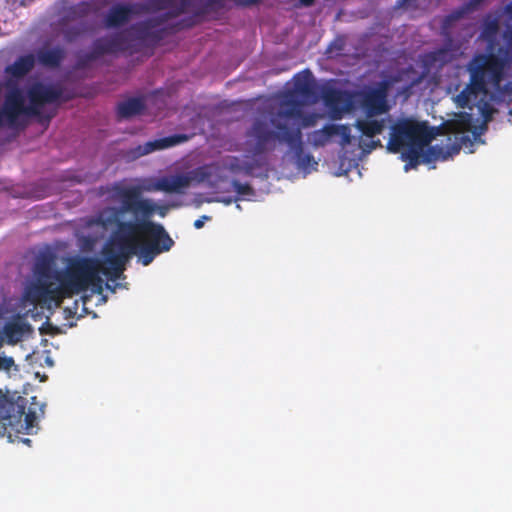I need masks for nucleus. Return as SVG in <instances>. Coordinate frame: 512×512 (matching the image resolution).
Masks as SVG:
<instances>
[{
	"label": "nucleus",
	"mask_w": 512,
	"mask_h": 512,
	"mask_svg": "<svg viewBox=\"0 0 512 512\" xmlns=\"http://www.w3.org/2000/svg\"><path fill=\"white\" fill-rule=\"evenodd\" d=\"M101 261L96 257L73 256L68 258L62 270L55 268L52 254H40L34 263L35 282L24 292V298L32 304L45 301L60 302L78 295L90 287L101 293Z\"/></svg>",
	"instance_id": "1"
},
{
	"label": "nucleus",
	"mask_w": 512,
	"mask_h": 512,
	"mask_svg": "<svg viewBox=\"0 0 512 512\" xmlns=\"http://www.w3.org/2000/svg\"><path fill=\"white\" fill-rule=\"evenodd\" d=\"M291 118L279 117L278 110L267 121L258 118L254 120L246 132V150L252 156H262L275 150L277 143H285L293 154L300 169L307 170L318 163L310 153H305L301 128L290 127Z\"/></svg>",
	"instance_id": "2"
},
{
	"label": "nucleus",
	"mask_w": 512,
	"mask_h": 512,
	"mask_svg": "<svg viewBox=\"0 0 512 512\" xmlns=\"http://www.w3.org/2000/svg\"><path fill=\"white\" fill-rule=\"evenodd\" d=\"M506 60L494 53H477L467 63L469 83L456 96L460 108L472 109L477 106L489 89L501 94L512 95V79L504 82Z\"/></svg>",
	"instance_id": "3"
},
{
	"label": "nucleus",
	"mask_w": 512,
	"mask_h": 512,
	"mask_svg": "<svg viewBox=\"0 0 512 512\" xmlns=\"http://www.w3.org/2000/svg\"><path fill=\"white\" fill-rule=\"evenodd\" d=\"M109 192L120 205L103 208L89 221L90 225L109 229L113 223L118 222L119 217H125L127 214L134 220L152 221L156 213L165 217L169 210V206L158 205L154 200L145 198L143 193L146 189L141 185L124 186L115 182L109 188Z\"/></svg>",
	"instance_id": "4"
},
{
	"label": "nucleus",
	"mask_w": 512,
	"mask_h": 512,
	"mask_svg": "<svg viewBox=\"0 0 512 512\" xmlns=\"http://www.w3.org/2000/svg\"><path fill=\"white\" fill-rule=\"evenodd\" d=\"M118 222L124 232V242L130 243L143 266L150 265L160 254L170 251L174 240L164 226L154 221L124 220Z\"/></svg>",
	"instance_id": "5"
},
{
	"label": "nucleus",
	"mask_w": 512,
	"mask_h": 512,
	"mask_svg": "<svg viewBox=\"0 0 512 512\" xmlns=\"http://www.w3.org/2000/svg\"><path fill=\"white\" fill-rule=\"evenodd\" d=\"M318 94L316 83L310 70H305L294 77L293 90L285 92L279 101L278 116L299 120L305 102H316Z\"/></svg>",
	"instance_id": "6"
},
{
	"label": "nucleus",
	"mask_w": 512,
	"mask_h": 512,
	"mask_svg": "<svg viewBox=\"0 0 512 512\" xmlns=\"http://www.w3.org/2000/svg\"><path fill=\"white\" fill-rule=\"evenodd\" d=\"M127 30L105 35L95 39L88 52L80 53L76 58V68H88L94 61L104 55L128 52L130 55L140 52V48L131 39Z\"/></svg>",
	"instance_id": "7"
},
{
	"label": "nucleus",
	"mask_w": 512,
	"mask_h": 512,
	"mask_svg": "<svg viewBox=\"0 0 512 512\" xmlns=\"http://www.w3.org/2000/svg\"><path fill=\"white\" fill-rule=\"evenodd\" d=\"M389 129L387 150L392 153H399L410 145H425L429 141L427 126L411 118H402L397 121L392 119Z\"/></svg>",
	"instance_id": "8"
},
{
	"label": "nucleus",
	"mask_w": 512,
	"mask_h": 512,
	"mask_svg": "<svg viewBox=\"0 0 512 512\" xmlns=\"http://www.w3.org/2000/svg\"><path fill=\"white\" fill-rule=\"evenodd\" d=\"M27 96L30 114L34 117H40L45 104L68 102L77 97V93L59 84L35 82L28 88Z\"/></svg>",
	"instance_id": "9"
},
{
	"label": "nucleus",
	"mask_w": 512,
	"mask_h": 512,
	"mask_svg": "<svg viewBox=\"0 0 512 512\" xmlns=\"http://www.w3.org/2000/svg\"><path fill=\"white\" fill-rule=\"evenodd\" d=\"M94 12L92 4L80 2L69 6L59 20V26L64 40L73 43L90 31L86 18Z\"/></svg>",
	"instance_id": "10"
},
{
	"label": "nucleus",
	"mask_w": 512,
	"mask_h": 512,
	"mask_svg": "<svg viewBox=\"0 0 512 512\" xmlns=\"http://www.w3.org/2000/svg\"><path fill=\"white\" fill-rule=\"evenodd\" d=\"M8 91L5 95L4 103L0 107V127H8L12 129L24 128V116H32L25 105V99L22 90L14 87L9 81L7 83Z\"/></svg>",
	"instance_id": "11"
},
{
	"label": "nucleus",
	"mask_w": 512,
	"mask_h": 512,
	"mask_svg": "<svg viewBox=\"0 0 512 512\" xmlns=\"http://www.w3.org/2000/svg\"><path fill=\"white\" fill-rule=\"evenodd\" d=\"M115 227L112 231L108 242L103 248L104 261L109 270H118L124 272L127 261L131 256L136 255L130 243L124 242V232H122L119 224H113L111 228Z\"/></svg>",
	"instance_id": "12"
},
{
	"label": "nucleus",
	"mask_w": 512,
	"mask_h": 512,
	"mask_svg": "<svg viewBox=\"0 0 512 512\" xmlns=\"http://www.w3.org/2000/svg\"><path fill=\"white\" fill-rule=\"evenodd\" d=\"M392 123L390 115L381 116H365L357 118L355 128L360 133V147L363 151L371 152L372 150L382 147L380 139L374 138L382 134Z\"/></svg>",
	"instance_id": "13"
},
{
	"label": "nucleus",
	"mask_w": 512,
	"mask_h": 512,
	"mask_svg": "<svg viewBox=\"0 0 512 512\" xmlns=\"http://www.w3.org/2000/svg\"><path fill=\"white\" fill-rule=\"evenodd\" d=\"M165 18H148L131 26V39L141 49V43L156 46L169 33L168 27H165Z\"/></svg>",
	"instance_id": "14"
},
{
	"label": "nucleus",
	"mask_w": 512,
	"mask_h": 512,
	"mask_svg": "<svg viewBox=\"0 0 512 512\" xmlns=\"http://www.w3.org/2000/svg\"><path fill=\"white\" fill-rule=\"evenodd\" d=\"M193 1L194 0H145L144 2H136V7L139 15L166 10V12L154 18H165V22H167L188 11L193 5ZM209 2L217 3L218 0H209Z\"/></svg>",
	"instance_id": "15"
},
{
	"label": "nucleus",
	"mask_w": 512,
	"mask_h": 512,
	"mask_svg": "<svg viewBox=\"0 0 512 512\" xmlns=\"http://www.w3.org/2000/svg\"><path fill=\"white\" fill-rule=\"evenodd\" d=\"M388 86L383 82L377 87L363 90L359 94L360 108L365 116L388 115L390 106L388 104Z\"/></svg>",
	"instance_id": "16"
},
{
	"label": "nucleus",
	"mask_w": 512,
	"mask_h": 512,
	"mask_svg": "<svg viewBox=\"0 0 512 512\" xmlns=\"http://www.w3.org/2000/svg\"><path fill=\"white\" fill-rule=\"evenodd\" d=\"M192 178L187 174L163 176L155 181H144L141 186L146 192L161 191L165 193L184 194Z\"/></svg>",
	"instance_id": "17"
},
{
	"label": "nucleus",
	"mask_w": 512,
	"mask_h": 512,
	"mask_svg": "<svg viewBox=\"0 0 512 512\" xmlns=\"http://www.w3.org/2000/svg\"><path fill=\"white\" fill-rule=\"evenodd\" d=\"M35 63L36 59L34 54L28 53L18 57L14 63L6 66L4 73L7 78L4 83H2L4 87L7 88L9 81L14 84V87H19V81L33 70Z\"/></svg>",
	"instance_id": "18"
},
{
	"label": "nucleus",
	"mask_w": 512,
	"mask_h": 512,
	"mask_svg": "<svg viewBox=\"0 0 512 512\" xmlns=\"http://www.w3.org/2000/svg\"><path fill=\"white\" fill-rule=\"evenodd\" d=\"M135 15H139L136 3L115 4L104 16L103 24L107 29L120 28L126 25Z\"/></svg>",
	"instance_id": "19"
},
{
	"label": "nucleus",
	"mask_w": 512,
	"mask_h": 512,
	"mask_svg": "<svg viewBox=\"0 0 512 512\" xmlns=\"http://www.w3.org/2000/svg\"><path fill=\"white\" fill-rule=\"evenodd\" d=\"M35 59L41 66L49 69L60 67L66 57V50L61 46L43 45L36 50Z\"/></svg>",
	"instance_id": "20"
},
{
	"label": "nucleus",
	"mask_w": 512,
	"mask_h": 512,
	"mask_svg": "<svg viewBox=\"0 0 512 512\" xmlns=\"http://www.w3.org/2000/svg\"><path fill=\"white\" fill-rule=\"evenodd\" d=\"M187 139L188 137L185 134H174L160 139H155L153 141H148L144 145L137 146L134 150V155L136 157L144 156L157 150L173 147L185 142Z\"/></svg>",
	"instance_id": "21"
},
{
	"label": "nucleus",
	"mask_w": 512,
	"mask_h": 512,
	"mask_svg": "<svg viewBox=\"0 0 512 512\" xmlns=\"http://www.w3.org/2000/svg\"><path fill=\"white\" fill-rule=\"evenodd\" d=\"M455 139L456 141L453 142L448 150H445L444 147L439 145L430 146L424 155L423 161L431 162L439 159L446 160L448 156L457 154L461 149V143L468 139V137L465 135H456Z\"/></svg>",
	"instance_id": "22"
},
{
	"label": "nucleus",
	"mask_w": 512,
	"mask_h": 512,
	"mask_svg": "<svg viewBox=\"0 0 512 512\" xmlns=\"http://www.w3.org/2000/svg\"><path fill=\"white\" fill-rule=\"evenodd\" d=\"M145 109V103L141 98H129L117 105V115L120 118H130L141 114Z\"/></svg>",
	"instance_id": "23"
},
{
	"label": "nucleus",
	"mask_w": 512,
	"mask_h": 512,
	"mask_svg": "<svg viewBox=\"0 0 512 512\" xmlns=\"http://www.w3.org/2000/svg\"><path fill=\"white\" fill-rule=\"evenodd\" d=\"M472 11L463 4L457 9H454L451 13L446 15L441 21V33L442 35L449 37L451 34V30L454 27L455 23L465 16H467Z\"/></svg>",
	"instance_id": "24"
},
{
	"label": "nucleus",
	"mask_w": 512,
	"mask_h": 512,
	"mask_svg": "<svg viewBox=\"0 0 512 512\" xmlns=\"http://www.w3.org/2000/svg\"><path fill=\"white\" fill-rule=\"evenodd\" d=\"M424 145H410L406 146V150L402 152L401 158L403 161H406L405 171H408L410 168H415L420 163L421 150Z\"/></svg>",
	"instance_id": "25"
},
{
	"label": "nucleus",
	"mask_w": 512,
	"mask_h": 512,
	"mask_svg": "<svg viewBox=\"0 0 512 512\" xmlns=\"http://www.w3.org/2000/svg\"><path fill=\"white\" fill-rule=\"evenodd\" d=\"M332 129H334L332 124H327L322 129L314 131L310 136L311 144L314 147L325 146L334 138Z\"/></svg>",
	"instance_id": "26"
},
{
	"label": "nucleus",
	"mask_w": 512,
	"mask_h": 512,
	"mask_svg": "<svg viewBox=\"0 0 512 512\" xmlns=\"http://www.w3.org/2000/svg\"><path fill=\"white\" fill-rule=\"evenodd\" d=\"M4 333L9 344H16L23 335V325L18 322L7 323L4 327Z\"/></svg>",
	"instance_id": "27"
},
{
	"label": "nucleus",
	"mask_w": 512,
	"mask_h": 512,
	"mask_svg": "<svg viewBox=\"0 0 512 512\" xmlns=\"http://www.w3.org/2000/svg\"><path fill=\"white\" fill-rule=\"evenodd\" d=\"M332 126L334 128V129H332L333 136L340 137V139L338 141L339 144L342 147L349 145L351 143V139H352L350 127L348 125H338V124H332Z\"/></svg>",
	"instance_id": "28"
},
{
	"label": "nucleus",
	"mask_w": 512,
	"mask_h": 512,
	"mask_svg": "<svg viewBox=\"0 0 512 512\" xmlns=\"http://www.w3.org/2000/svg\"><path fill=\"white\" fill-rule=\"evenodd\" d=\"M323 98L327 106L336 108L343 100V93L340 90L329 89L324 93Z\"/></svg>",
	"instance_id": "29"
},
{
	"label": "nucleus",
	"mask_w": 512,
	"mask_h": 512,
	"mask_svg": "<svg viewBox=\"0 0 512 512\" xmlns=\"http://www.w3.org/2000/svg\"><path fill=\"white\" fill-rule=\"evenodd\" d=\"M232 186L238 195H253L254 191L252 187L247 183H241L238 180L232 181Z\"/></svg>",
	"instance_id": "30"
},
{
	"label": "nucleus",
	"mask_w": 512,
	"mask_h": 512,
	"mask_svg": "<svg viewBox=\"0 0 512 512\" xmlns=\"http://www.w3.org/2000/svg\"><path fill=\"white\" fill-rule=\"evenodd\" d=\"M103 274L105 275L109 280L111 281H116L117 279H119L123 272H118V270H109V268H103V265L101 264V270H100V274Z\"/></svg>",
	"instance_id": "31"
},
{
	"label": "nucleus",
	"mask_w": 512,
	"mask_h": 512,
	"mask_svg": "<svg viewBox=\"0 0 512 512\" xmlns=\"http://www.w3.org/2000/svg\"><path fill=\"white\" fill-rule=\"evenodd\" d=\"M15 366L14 359L8 356H0V370L9 371Z\"/></svg>",
	"instance_id": "32"
},
{
	"label": "nucleus",
	"mask_w": 512,
	"mask_h": 512,
	"mask_svg": "<svg viewBox=\"0 0 512 512\" xmlns=\"http://www.w3.org/2000/svg\"><path fill=\"white\" fill-rule=\"evenodd\" d=\"M302 121V125L303 126H311L314 124V119L312 116H304V114L302 113V117L299 119V120H292L293 121V125L291 127H297L299 126L301 128V126L298 124L299 121Z\"/></svg>",
	"instance_id": "33"
},
{
	"label": "nucleus",
	"mask_w": 512,
	"mask_h": 512,
	"mask_svg": "<svg viewBox=\"0 0 512 512\" xmlns=\"http://www.w3.org/2000/svg\"><path fill=\"white\" fill-rule=\"evenodd\" d=\"M260 1L261 0H233V2L240 7H250L258 4Z\"/></svg>",
	"instance_id": "34"
},
{
	"label": "nucleus",
	"mask_w": 512,
	"mask_h": 512,
	"mask_svg": "<svg viewBox=\"0 0 512 512\" xmlns=\"http://www.w3.org/2000/svg\"><path fill=\"white\" fill-rule=\"evenodd\" d=\"M7 405V398L5 394L0 390V419L4 417L5 408Z\"/></svg>",
	"instance_id": "35"
},
{
	"label": "nucleus",
	"mask_w": 512,
	"mask_h": 512,
	"mask_svg": "<svg viewBox=\"0 0 512 512\" xmlns=\"http://www.w3.org/2000/svg\"><path fill=\"white\" fill-rule=\"evenodd\" d=\"M447 54H448L447 49H438L432 53V59L434 61L442 60L444 58V56H446Z\"/></svg>",
	"instance_id": "36"
},
{
	"label": "nucleus",
	"mask_w": 512,
	"mask_h": 512,
	"mask_svg": "<svg viewBox=\"0 0 512 512\" xmlns=\"http://www.w3.org/2000/svg\"><path fill=\"white\" fill-rule=\"evenodd\" d=\"M484 0H469L465 5L472 11H476Z\"/></svg>",
	"instance_id": "37"
},
{
	"label": "nucleus",
	"mask_w": 512,
	"mask_h": 512,
	"mask_svg": "<svg viewBox=\"0 0 512 512\" xmlns=\"http://www.w3.org/2000/svg\"><path fill=\"white\" fill-rule=\"evenodd\" d=\"M236 200L237 198H233L232 196H219L215 199V201L223 203L225 205H230Z\"/></svg>",
	"instance_id": "38"
},
{
	"label": "nucleus",
	"mask_w": 512,
	"mask_h": 512,
	"mask_svg": "<svg viewBox=\"0 0 512 512\" xmlns=\"http://www.w3.org/2000/svg\"><path fill=\"white\" fill-rule=\"evenodd\" d=\"M507 55L512 59V31L507 32Z\"/></svg>",
	"instance_id": "39"
},
{
	"label": "nucleus",
	"mask_w": 512,
	"mask_h": 512,
	"mask_svg": "<svg viewBox=\"0 0 512 512\" xmlns=\"http://www.w3.org/2000/svg\"><path fill=\"white\" fill-rule=\"evenodd\" d=\"M208 220H210V217H209V216H206V215L201 216L200 218H198V219H196V220L194 221V227H195L196 229H201V228L204 226L205 221H208Z\"/></svg>",
	"instance_id": "40"
},
{
	"label": "nucleus",
	"mask_w": 512,
	"mask_h": 512,
	"mask_svg": "<svg viewBox=\"0 0 512 512\" xmlns=\"http://www.w3.org/2000/svg\"><path fill=\"white\" fill-rule=\"evenodd\" d=\"M35 419H36V417H35L34 413L30 412V413L26 414V416H25L26 427L27 428L33 427V423H34Z\"/></svg>",
	"instance_id": "41"
},
{
	"label": "nucleus",
	"mask_w": 512,
	"mask_h": 512,
	"mask_svg": "<svg viewBox=\"0 0 512 512\" xmlns=\"http://www.w3.org/2000/svg\"><path fill=\"white\" fill-rule=\"evenodd\" d=\"M315 1L316 0H299V3L295 4V7H311L312 5H314Z\"/></svg>",
	"instance_id": "42"
},
{
	"label": "nucleus",
	"mask_w": 512,
	"mask_h": 512,
	"mask_svg": "<svg viewBox=\"0 0 512 512\" xmlns=\"http://www.w3.org/2000/svg\"><path fill=\"white\" fill-rule=\"evenodd\" d=\"M410 0H397L396 6L401 8L407 5Z\"/></svg>",
	"instance_id": "43"
},
{
	"label": "nucleus",
	"mask_w": 512,
	"mask_h": 512,
	"mask_svg": "<svg viewBox=\"0 0 512 512\" xmlns=\"http://www.w3.org/2000/svg\"><path fill=\"white\" fill-rule=\"evenodd\" d=\"M506 12L512 18V2L506 6Z\"/></svg>",
	"instance_id": "44"
},
{
	"label": "nucleus",
	"mask_w": 512,
	"mask_h": 512,
	"mask_svg": "<svg viewBox=\"0 0 512 512\" xmlns=\"http://www.w3.org/2000/svg\"><path fill=\"white\" fill-rule=\"evenodd\" d=\"M106 287L110 289L112 292H115V287H111L108 283L106 284Z\"/></svg>",
	"instance_id": "45"
},
{
	"label": "nucleus",
	"mask_w": 512,
	"mask_h": 512,
	"mask_svg": "<svg viewBox=\"0 0 512 512\" xmlns=\"http://www.w3.org/2000/svg\"><path fill=\"white\" fill-rule=\"evenodd\" d=\"M446 140H447V142H451V140H452L451 136H448Z\"/></svg>",
	"instance_id": "46"
},
{
	"label": "nucleus",
	"mask_w": 512,
	"mask_h": 512,
	"mask_svg": "<svg viewBox=\"0 0 512 512\" xmlns=\"http://www.w3.org/2000/svg\"><path fill=\"white\" fill-rule=\"evenodd\" d=\"M50 119H51V116H47V117H46V121H47V122H49V121H50Z\"/></svg>",
	"instance_id": "47"
}]
</instances>
